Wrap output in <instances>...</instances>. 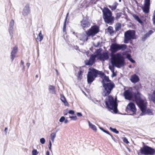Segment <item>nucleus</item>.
<instances>
[{
    "label": "nucleus",
    "mask_w": 155,
    "mask_h": 155,
    "mask_svg": "<svg viewBox=\"0 0 155 155\" xmlns=\"http://www.w3.org/2000/svg\"><path fill=\"white\" fill-rule=\"evenodd\" d=\"M123 94L125 98L129 100H131L134 96L133 92L129 89L125 90Z\"/></svg>",
    "instance_id": "obj_14"
},
{
    "label": "nucleus",
    "mask_w": 155,
    "mask_h": 155,
    "mask_svg": "<svg viewBox=\"0 0 155 155\" xmlns=\"http://www.w3.org/2000/svg\"><path fill=\"white\" fill-rule=\"evenodd\" d=\"M88 123L90 127L93 130L96 131L97 129L96 127L94 125L92 124L89 121H88Z\"/></svg>",
    "instance_id": "obj_30"
},
{
    "label": "nucleus",
    "mask_w": 155,
    "mask_h": 155,
    "mask_svg": "<svg viewBox=\"0 0 155 155\" xmlns=\"http://www.w3.org/2000/svg\"><path fill=\"white\" fill-rule=\"evenodd\" d=\"M129 61L132 63H134L135 62V61L132 58L129 59Z\"/></svg>",
    "instance_id": "obj_54"
},
{
    "label": "nucleus",
    "mask_w": 155,
    "mask_h": 155,
    "mask_svg": "<svg viewBox=\"0 0 155 155\" xmlns=\"http://www.w3.org/2000/svg\"><path fill=\"white\" fill-rule=\"evenodd\" d=\"M144 5L150 6V0H145Z\"/></svg>",
    "instance_id": "obj_34"
},
{
    "label": "nucleus",
    "mask_w": 155,
    "mask_h": 155,
    "mask_svg": "<svg viewBox=\"0 0 155 155\" xmlns=\"http://www.w3.org/2000/svg\"><path fill=\"white\" fill-rule=\"evenodd\" d=\"M45 140L44 138H42L40 139V142L42 144H44L45 143Z\"/></svg>",
    "instance_id": "obj_45"
},
{
    "label": "nucleus",
    "mask_w": 155,
    "mask_h": 155,
    "mask_svg": "<svg viewBox=\"0 0 155 155\" xmlns=\"http://www.w3.org/2000/svg\"><path fill=\"white\" fill-rule=\"evenodd\" d=\"M100 41H98L97 42V44H95L94 43V46L95 47H97L99 46V45H100Z\"/></svg>",
    "instance_id": "obj_53"
},
{
    "label": "nucleus",
    "mask_w": 155,
    "mask_h": 155,
    "mask_svg": "<svg viewBox=\"0 0 155 155\" xmlns=\"http://www.w3.org/2000/svg\"><path fill=\"white\" fill-rule=\"evenodd\" d=\"M77 115L78 117H81L82 116V114L80 112L77 113Z\"/></svg>",
    "instance_id": "obj_55"
},
{
    "label": "nucleus",
    "mask_w": 155,
    "mask_h": 155,
    "mask_svg": "<svg viewBox=\"0 0 155 155\" xmlns=\"http://www.w3.org/2000/svg\"><path fill=\"white\" fill-rule=\"evenodd\" d=\"M99 31V27L97 25H94L92 26L88 30L85 31V33L88 36L95 35Z\"/></svg>",
    "instance_id": "obj_8"
},
{
    "label": "nucleus",
    "mask_w": 155,
    "mask_h": 155,
    "mask_svg": "<svg viewBox=\"0 0 155 155\" xmlns=\"http://www.w3.org/2000/svg\"><path fill=\"white\" fill-rule=\"evenodd\" d=\"M90 36H88V35L86 34L83 33L81 35L80 40L84 42L87 41L88 39V38Z\"/></svg>",
    "instance_id": "obj_22"
},
{
    "label": "nucleus",
    "mask_w": 155,
    "mask_h": 155,
    "mask_svg": "<svg viewBox=\"0 0 155 155\" xmlns=\"http://www.w3.org/2000/svg\"><path fill=\"white\" fill-rule=\"evenodd\" d=\"M65 118L64 116L61 117L59 121L60 122H63L65 120Z\"/></svg>",
    "instance_id": "obj_46"
},
{
    "label": "nucleus",
    "mask_w": 155,
    "mask_h": 155,
    "mask_svg": "<svg viewBox=\"0 0 155 155\" xmlns=\"http://www.w3.org/2000/svg\"><path fill=\"white\" fill-rule=\"evenodd\" d=\"M112 139V140H113L115 142H116V141L115 140V138L113 136V135L111 134L110 135Z\"/></svg>",
    "instance_id": "obj_56"
},
{
    "label": "nucleus",
    "mask_w": 155,
    "mask_h": 155,
    "mask_svg": "<svg viewBox=\"0 0 155 155\" xmlns=\"http://www.w3.org/2000/svg\"><path fill=\"white\" fill-rule=\"evenodd\" d=\"M133 17L134 18V19L137 21L139 23L142 24L143 23L142 21L140 19L139 16L135 14L134 15H133Z\"/></svg>",
    "instance_id": "obj_26"
},
{
    "label": "nucleus",
    "mask_w": 155,
    "mask_h": 155,
    "mask_svg": "<svg viewBox=\"0 0 155 155\" xmlns=\"http://www.w3.org/2000/svg\"><path fill=\"white\" fill-rule=\"evenodd\" d=\"M136 102L142 111L140 115L143 116L145 115L147 104L146 99L145 98H142Z\"/></svg>",
    "instance_id": "obj_7"
},
{
    "label": "nucleus",
    "mask_w": 155,
    "mask_h": 155,
    "mask_svg": "<svg viewBox=\"0 0 155 155\" xmlns=\"http://www.w3.org/2000/svg\"><path fill=\"white\" fill-rule=\"evenodd\" d=\"M103 87L104 88V97L108 96L110 94L114 88L115 87L114 83L110 80L108 76L106 75L102 78L101 81Z\"/></svg>",
    "instance_id": "obj_1"
},
{
    "label": "nucleus",
    "mask_w": 155,
    "mask_h": 155,
    "mask_svg": "<svg viewBox=\"0 0 155 155\" xmlns=\"http://www.w3.org/2000/svg\"><path fill=\"white\" fill-rule=\"evenodd\" d=\"M150 6L144 5V7L142 8L143 12L146 13H148L149 12Z\"/></svg>",
    "instance_id": "obj_25"
},
{
    "label": "nucleus",
    "mask_w": 155,
    "mask_h": 155,
    "mask_svg": "<svg viewBox=\"0 0 155 155\" xmlns=\"http://www.w3.org/2000/svg\"><path fill=\"white\" fill-rule=\"evenodd\" d=\"M48 89L50 93L53 94H56L55 88L54 86L53 85H50Z\"/></svg>",
    "instance_id": "obj_24"
},
{
    "label": "nucleus",
    "mask_w": 155,
    "mask_h": 155,
    "mask_svg": "<svg viewBox=\"0 0 155 155\" xmlns=\"http://www.w3.org/2000/svg\"><path fill=\"white\" fill-rule=\"evenodd\" d=\"M83 72L82 71H80L78 73V75H82V74Z\"/></svg>",
    "instance_id": "obj_57"
},
{
    "label": "nucleus",
    "mask_w": 155,
    "mask_h": 155,
    "mask_svg": "<svg viewBox=\"0 0 155 155\" xmlns=\"http://www.w3.org/2000/svg\"><path fill=\"white\" fill-rule=\"evenodd\" d=\"M122 13L121 12H118L116 14V18L117 19H118L120 18L121 16Z\"/></svg>",
    "instance_id": "obj_39"
},
{
    "label": "nucleus",
    "mask_w": 155,
    "mask_h": 155,
    "mask_svg": "<svg viewBox=\"0 0 155 155\" xmlns=\"http://www.w3.org/2000/svg\"><path fill=\"white\" fill-rule=\"evenodd\" d=\"M32 153V155H37L38 153V152L36 149H34L33 150Z\"/></svg>",
    "instance_id": "obj_42"
},
{
    "label": "nucleus",
    "mask_w": 155,
    "mask_h": 155,
    "mask_svg": "<svg viewBox=\"0 0 155 155\" xmlns=\"http://www.w3.org/2000/svg\"><path fill=\"white\" fill-rule=\"evenodd\" d=\"M13 27H9V32L11 38L13 37Z\"/></svg>",
    "instance_id": "obj_33"
},
{
    "label": "nucleus",
    "mask_w": 155,
    "mask_h": 155,
    "mask_svg": "<svg viewBox=\"0 0 155 155\" xmlns=\"http://www.w3.org/2000/svg\"><path fill=\"white\" fill-rule=\"evenodd\" d=\"M61 100L64 103V105L66 106H68L69 104L67 101L66 99L64 96L63 94H60Z\"/></svg>",
    "instance_id": "obj_23"
},
{
    "label": "nucleus",
    "mask_w": 155,
    "mask_h": 155,
    "mask_svg": "<svg viewBox=\"0 0 155 155\" xmlns=\"http://www.w3.org/2000/svg\"><path fill=\"white\" fill-rule=\"evenodd\" d=\"M105 103L108 108L113 110L115 114L117 113V103L111 96H108L107 100L105 101Z\"/></svg>",
    "instance_id": "obj_2"
},
{
    "label": "nucleus",
    "mask_w": 155,
    "mask_h": 155,
    "mask_svg": "<svg viewBox=\"0 0 155 155\" xmlns=\"http://www.w3.org/2000/svg\"><path fill=\"white\" fill-rule=\"evenodd\" d=\"M107 30L108 32H109L110 34H113L114 33L113 28L112 26H110L108 27L107 28Z\"/></svg>",
    "instance_id": "obj_31"
},
{
    "label": "nucleus",
    "mask_w": 155,
    "mask_h": 155,
    "mask_svg": "<svg viewBox=\"0 0 155 155\" xmlns=\"http://www.w3.org/2000/svg\"><path fill=\"white\" fill-rule=\"evenodd\" d=\"M14 26V21L13 19H12L10 22L9 27H13Z\"/></svg>",
    "instance_id": "obj_44"
},
{
    "label": "nucleus",
    "mask_w": 155,
    "mask_h": 155,
    "mask_svg": "<svg viewBox=\"0 0 155 155\" xmlns=\"http://www.w3.org/2000/svg\"><path fill=\"white\" fill-rule=\"evenodd\" d=\"M140 152L141 154L144 155H155V150L147 145H144L140 148Z\"/></svg>",
    "instance_id": "obj_5"
},
{
    "label": "nucleus",
    "mask_w": 155,
    "mask_h": 155,
    "mask_svg": "<svg viewBox=\"0 0 155 155\" xmlns=\"http://www.w3.org/2000/svg\"><path fill=\"white\" fill-rule=\"evenodd\" d=\"M69 118H71V120H75L77 118L76 116H70Z\"/></svg>",
    "instance_id": "obj_41"
},
{
    "label": "nucleus",
    "mask_w": 155,
    "mask_h": 155,
    "mask_svg": "<svg viewBox=\"0 0 155 155\" xmlns=\"http://www.w3.org/2000/svg\"><path fill=\"white\" fill-rule=\"evenodd\" d=\"M115 65H112L118 68L124 66L125 65L124 58L120 54L115 60Z\"/></svg>",
    "instance_id": "obj_9"
},
{
    "label": "nucleus",
    "mask_w": 155,
    "mask_h": 155,
    "mask_svg": "<svg viewBox=\"0 0 155 155\" xmlns=\"http://www.w3.org/2000/svg\"><path fill=\"white\" fill-rule=\"evenodd\" d=\"M135 39H136V36L134 30H129L125 32L124 40L125 43H128L130 41Z\"/></svg>",
    "instance_id": "obj_4"
},
{
    "label": "nucleus",
    "mask_w": 155,
    "mask_h": 155,
    "mask_svg": "<svg viewBox=\"0 0 155 155\" xmlns=\"http://www.w3.org/2000/svg\"><path fill=\"white\" fill-rule=\"evenodd\" d=\"M147 113L149 115H151L153 114L152 110L149 109H148L147 110H146L145 114Z\"/></svg>",
    "instance_id": "obj_37"
},
{
    "label": "nucleus",
    "mask_w": 155,
    "mask_h": 155,
    "mask_svg": "<svg viewBox=\"0 0 155 155\" xmlns=\"http://www.w3.org/2000/svg\"><path fill=\"white\" fill-rule=\"evenodd\" d=\"M133 95L136 102L142 98L141 97L142 94L138 91L134 93Z\"/></svg>",
    "instance_id": "obj_20"
},
{
    "label": "nucleus",
    "mask_w": 155,
    "mask_h": 155,
    "mask_svg": "<svg viewBox=\"0 0 155 155\" xmlns=\"http://www.w3.org/2000/svg\"><path fill=\"white\" fill-rule=\"evenodd\" d=\"M130 80L132 83L135 84L138 82L140 80V79L137 75L136 74H134L131 76Z\"/></svg>",
    "instance_id": "obj_19"
},
{
    "label": "nucleus",
    "mask_w": 155,
    "mask_h": 155,
    "mask_svg": "<svg viewBox=\"0 0 155 155\" xmlns=\"http://www.w3.org/2000/svg\"><path fill=\"white\" fill-rule=\"evenodd\" d=\"M112 73H113V74H112V77H115L116 76L117 74L115 73H114V72H112Z\"/></svg>",
    "instance_id": "obj_58"
},
{
    "label": "nucleus",
    "mask_w": 155,
    "mask_h": 155,
    "mask_svg": "<svg viewBox=\"0 0 155 155\" xmlns=\"http://www.w3.org/2000/svg\"><path fill=\"white\" fill-rule=\"evenodd\" d=\"M97 56L96 54H92L88 60L84 61V63L87 65H92L95 62L96 58Z\"/></svg>",
    "instance_id": "obj_12"
},
{
    "label": "nucleus",
    "mask_w": 155,
    "mask_h": 155,
    "mask_svg": "<svg viewBox=\"0 0 155 155\" xmlns=\"http://www.w3.org/2000/svg\"><path fill=\"white\" fill-rule=\"evenodd\" d=\"M123 141L127 144H128L129 143V142L128 140L125 137L123 138Z\"/></svg>",
    "instance_id": "obj_48"
},
{
    "label": "nucleus",
    "mask_w": 155,
    "mask_h": 155,
    "mask_svg": "<svg viewBox=\"0 0 155 155\" xmlns=\"http://www.w3.org/2000/svg\"><path fill=\"white\" fill-rule=\"evenodd\" d=\"M18 51V48L16 46H15L13 48V49L11 53V59L12 61L15 57V55L17 53Z\"/></svg>",
    "instance_id": "obj_18"
},
{
    "label": "nucleus",
    "mask_w": 155,
    "mask_h": 155,
    "mask_svg": "<svg viewBox=\"0 0 155 155\" xmlns=\"http://www.w3.org/2000/svg\"><path fill=\"white\" fill-rule=\"evenodd\" d=\"M127 48L125 44H119L116 43L111 44L110 47V51L112 52L116 53L118 51H124Z\"/></svg>",
    "instance_id": "obj_6"
},
{
    "label": "nucleus",
    "mask_w": 155,
    "mask_h": 155,
    "mask_svg": "<svg viewBox=\"0 0 155 155\" xmlns=\"http://www.w3.org/2000/svg\"><path fill=\"white\" fill-rule=\"evenodd\" d=\"M99 128L101 130L103 131L104 132L109 135H110L109 132L108 131L105 130L104 129L101 127H100Z\"/></svg>",
    "instance_id": "obj_38"
},
{
    "label": "nucleus",
    "mask_w": 155,
    "mask_h": 155,
    "mask_svg": "<svg viewBox=\"0 0 155 155\" xmlns=\"http://www.w3.org/2000/svg\"><path fill=\"white\" fill-rule=\"evenodd\" d=\"M126 58L129 60L131 58V55L129 54H127L126 55Z\"/></svg>",
    "instance_id": "obj_51"
},
{
    "label": "nucleus",
    "mask_w": 155,
    "mask_h": 155,
    "mask_svg": "<svg viewBox=\"0 0 155 155\" xmlns=\"http://www.w3.org/2000/svg\"><path fill=\"white\" fill-rule=\"evenodd\" d=\"M30 63H27L26 66L28 67V68H29V67L30 66Z\"/></svg>",
    "instance_id": "obj_62"
},
{
    "label": "nucleus",
    "mask_w": 155,
    "mask_h": 155,
    "mask_svg": "<svg viewBox=\"0 0 155 155\" xmlns=\"http://www.w3.org/2000/svg\"><path fill=\"white\" fill-rule=\"evenodd\" d=\"M64 121V123L66 124L68 122V120L67 119H65Z\"/></svg>",
    "instance_id": "obj_63"
},
{
    "label": "nucleus",
    "mask_w": 155,
    "mask_h": 155,
    "mask_svg": "<svg viewBox=\"0 0 155 155\" xmlns=\"http://www.w3.org/2000/svg\"><path fill=\"white\" fill-rule=\"evenodd\" d=\"M152 21H153V24L154 25H155V10L154 11V12L153 14Z\"/></svg>",
    "instance_id": "obj_43"
},
{
    "label": "nucleus",
    "mask_w": 155,
    "mask_h": 155,
    "mask_svg": "<svg viewBox=\"0 0 155 155\" xmlns=\"http://www.w3.org/2000/svg\"><path fill=\"white\" fill-rule=\"evenodd\" d=\"M23 65H24V62L23 61L21 60V66H22Z\"/></svg>",
    "instance_id": "obj_61"
},
{
    "label": "nucleus",
    "mask_w": 155,
    "mask_h": 155,
    "mask_svg": "<svg viewBox=\"0 0 155 155\" xmlns=\"http://www.w3.org/2000/svg\"><path fill=\"white\" fill-rule=\"evenodd\" d=\"M102 12L103 18L105 23L107 24L113 23L114 17L112 16L111 11L107 8L104 7Z\"/></svg>",
    "instance_id": "obj_3"
},
{
    "label": "nucleus",
    "mask_w": 155,
    "mask_h": 155,
    "mask_svg": "<svg viewBox=\"0 0 155 155\" xmlns=\"http://www.w3.org/2000/svg\"><path fill=\"white\" fill-rule=\"evenodd\" d=\"M87 78L88 83L91 84L95 80V78L88 73L87 76Z\"/></svg>",
    "instance_id": "obj_21"
},
{
    "label": "nucleus",
    "mask_w": 155,
    "mask_h": 155,
    "mask_svg": "<svg viewBox=\"0 0 155 155\" xmlns=\"http://www.w3.org/2000/svg\"><path fill=\"white\" fill-rule=\"evenodd\" d=\"M88 70V73L95 78L97 77L98 75H100V77H104L106 75L102 71H99L93 68H90Z\"/></svg>",
    "instance_id": "obj_10"
},
{
    "label": "nucleus",
    "mask_w": 155,
    "mask_h": 155,
    "mask_svg": "<svg viewBox=\"0 0 155 155\" xmlns=\"http://www.w3.org/2000/svg\"><path fill=\"white\" fill-rule=\"evenodd\" d=\"M109 129L115 133L116 134H118L119 133V131L117 130L116 128H112L111 127H110L109 128Z\"/></svg>",
    "instance_id": "obj_35"
},
{
    "label": "nucleus",
    "mask_w": 155,
    "mask_h": 155,
    "mask_svg": "<svg viewBox=\"0 0 155 155\" xmlns=\"http://www.w3.org/2000/svg\"><path fill=\"white\" fill-rule=\"evenodd\" d=\"M115 53V52H112L111 51L110 53V56L111 57L110 62L112 65H115V60L117 58L120 54V53H117L116 54H114Z\"/></svg>",
    "instance_id": "obj_16"
},
{
    "label": "nucleus",
    "mask_w": 155,
    "mask_h": 155,
    "mask_svg": "<svg viewBox=\"0 0 155 155\" xmlns=\"http://www.w3.org/2000/svg\"><path fill=\"white\" fill-rule=\"evenodd\" d=\"M126 110L133 112V114H130V115H133L135 114L137 109L134 104L131 102L129 103L126 107Z\"/></svg>",
    "instance_id": "obj_13"
},
{
    "label": "nucleus",
    "mask_w": 155,
    "mask_h": 155,
    "mask_svg": "<svg viewBox=\"0 0 155 155\" xmlns=\"http://www.w3.org/2000/svg\"><path fill=\"white\" fill-rule=\"evenodd\" d=\"M149 37V35H148V34L146 33L145 35H143V36L141 40L142 41H144L146 39Z\"/></svg>",
    "instance_id": "obj_36"
},
{
    "label": "nucleus",
    "mask_w": 155,
    "mask_h": 155,
    "mask_svg": "<svg viewBox=\"0 0 155 155\" xmlns=\"http://www.w3.org/2000/svg\"><path fill=\"white\" fill-rule=\"evenodd\" d=\"M67 21H64L63 28V31L64 32L66 31V23Z\"/></svg>",
    "instance_id": "obj_40"
},
{
    "label": "nucleus",
    "mask_w": 155,
    "mask_h": 155,
    "mask_svg": "<svg viewBox=\"0 0 155 155\" xmlns=\"http://www.w3.org/2000/svg\"><path fill=\"white\" fill-rule=\"evenodd\" d=\"M114 66L111 67L110 66H109V69L112 72H114Z\"/></svg>",
    "instance_id": "obj_52"
},
{
    "label": "nucleus",
    "mask_w": 155,
    "mask_h": 155,
    "mask_svg": "<svg viewBox=\"0 0 155 155\" xmlns=\"http://www.w3.org/2000/svg\"><path fill=\"white\" fill-rule=\"evenodd\" d=\"M68 113L71 115H74V111L73 110H69L68 112Z\"/></svg>",
    "instance_id": "obj_50"
},
{
    "label": "nucleus",
    "mask_w": 155,
    "mask_h": 155,
    "mask_svg": "<svg viewBox=\"0 0 155 155\" xmlns=\"http://www.w3.org/2000/svg\"><path fill=\"white\" fill-rule=\"evenodd\" d=\"M69 15V13H68L66 15V17L65 19V20H64V21H67V18H68V15Z\"/></svg>",
    "instance_id": "obj_60"
},
{
    "label": "nucleus",
    "mask_w": 155,
    "mask_h": 155,
    "mask_svg": "<svg viewBox=\"0 0 155 155\" xmlns=\"http://www.w3.org/2000/svg\"><path fill=\"white\" fill-rule=\"evenodd\" d=\"M81 26L84 30L91 25L90 22L88 21L86 17H83V19L81 21Z\"/></svg>",
    "instance_id": "obj_11"
},
{
    "label": "nucleus",
    "mask_w": 155,
    "mask_h": 155,
    "mask_svg": "<svg viewBox=\"0 0 155 155\" xmlns=\"http://www.w3.org/2000/svg\"><path fill=\"white\" fill-rule=\"evenodd\" d=\"M43 39V36L41 35V31L39 33L38 37L36 38L37 41H41Z\"/></svg>",
    "instance_id": "obj_27"
},
{
    "label": "nucleus",
    "mask_w": 155,
    "mask_h": 155,
    "mask_svg": "<svg viewBox=\"0 0 155 155\" xmlns=\"http://www.w3.org/2000/svg\"><path fill=\"white\" fill-rule=\"evenodd\" d=\"M99 0H91L90 3L91 4H97V2Z\"/></svg>",
    "instance_id": "obj_47"
},
{
    "label": "nucleus",
    "mask_w": 155,
    "mask_h": 155,
    "mask_svg": "<svg viewBox=\"0 0 155 155\" xmlns=\"http://www.w3.org/2000/svg\"><path fill=\"white\" fill-rule=\"evenodd\" d=\"M56 136V132L52 133L51 135V138L53 142L54 141V139Z\"/></svg>",
    "instance_id": "obj_32"
},
{
    "label": "nucleus",
    "mask_w": 155,
    "mask_h": 155,
    "mask_svg": "<svg viewBox=\"0 0 155 155\" xmlns=\"http://www.w3.org/2000/svg\"><path fill=\"white\" fill-rule=\"evenodd\" d=\"M30 12L29 4H28L24 8L22 14L24 16H26L28 15Z\"/></svg>",
    "instance_id": "obj_17"
},
{
    "label": "nucleus",
    "mask_w": 155,
    "mask_h": 155,
    "mask_svg": "<svg viewBox=\"0 0 155 155\" xmlns=\"http://www.w3.org/2000/svg\"><path fill=\"white\" fill-rule=\"evenodd\" d=\"M118 5V3L115 2L114 3V5H109L108 7L110 8L112 10H115L117 7V5Z\"/></svg>",
    "instance_id": "obj_28"
},
{
    "label": "nucleus",
    "mask_w": 155,
    "mask_h": 155,
    "mask_svg": "<svg viewBox=\"0 0 155 155\" xmlns=\"http://www.w3.org/2000/svg\"><path fill=\"white\" fill-rule=\"evenodd\" d=\"M153 31L152 30H150L147 33V34H148V35H149V37L150 35L153 33Z\"/></svg>",
    "instance_id": "obj_49"
},
{
    "label": "nucleus",
    "mask_w": 155,
    "mask_h": 155,
    "mask_svg": "<svg viewBox=\"0 0 155 155\" xmlns=\"http://www.w3.org/2000/svg\"><path fill=\"white\" fill-rule=\"evenodd\" d=\"M97 58L100 61H103L107 60L109 58L108 53V52H103L102 54H99Z\"/></svg>",
    "instance_id": "obj_15"
},
{
    "label": "nucleus",
    "mask_w": 155,
    "mask_h": 155,
    "mask_svg": "<svg viewBox=\"0 0 155 155\" xmlns=\"http://www.w3.org/2000/svg\"><path fill=\"white\" fill-rule=\"evenodd\" d=\"M46 155H50L49 152L48 150L46 152Z\"/></svg>",
    "instance_id": "obj_64"
},
{
    "label": "nucleus",
    "mask_w": 155,
    "mask_h": 155,
    "mask_svg": "<svg viewBox=\"0 0 155 155\" xmlns=\"http://www.w3.org/2000/svg\"><path fill=\"white\" fill-rule=\"evenodd\" d=\"M121 26L120 23H118L116 24L115 27V30L118 31L121 28Z\"/></svg>",
    "instance_id": "obj_29"
},
{
    "label": "nucleus",
    "mask_w": 155,
    "mask_h": 155,
    "mask_svg": "<svg viewBox=\"0 0 155 155\" xmlns=\"http://www.w3.org/2000/svg\"><path fill=\"white\" fill-rule=\"evenodd\" d=\"M82 75H78V80H81L82 79Z\"/></svg>",
    "instance_id": "obj_59"
}]
</instances>
